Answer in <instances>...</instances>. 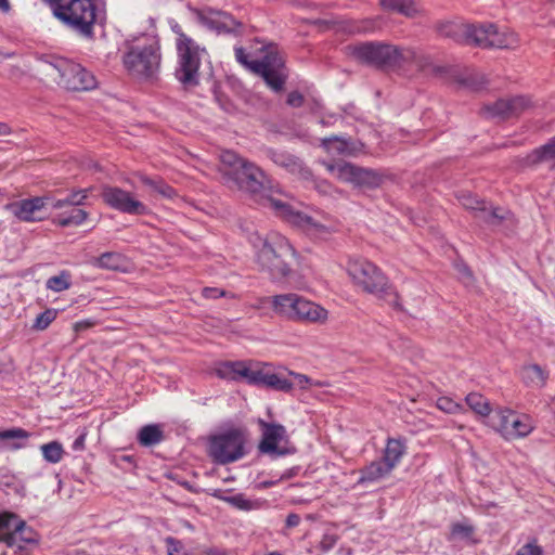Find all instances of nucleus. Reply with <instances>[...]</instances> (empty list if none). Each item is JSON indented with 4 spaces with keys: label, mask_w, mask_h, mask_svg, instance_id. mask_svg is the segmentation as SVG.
Wrapping results in <instances>:
<instances>
[{
    "label": "nucleus",
    "mask_w": 555,
    "mask_h": 555,
    "mask_svg": "<svg viewBox=\"0 0 555 555\" xmlns=\"http://www.w3.org/2000/svg\"><path fill=\"white\" fill-rule=\"evenodd\" d=\"M343 270L352 287L360 294L383 301L397 310H404L397 287L384 269L373 260L363 256H348Z\"/></svg>",
    "instance_id": "f257e3e1"
},
{
    "label": "nucleus",
    "mask_w": 555,
    "mask_h": 555,
    "mask_svg": "<svg viewBox=\"0 0 555 555\" xmlns=\"http://www.w3.org/2000/svg\"><path fill=\"white\" fill-rule=\"evenodd\" d=\"M218 170L223 183L232 190L257 196L263 188V171L232 151L221 153Z\"/></svg>",
    "instance_id": "f03ea898"
},
{
    "label": "nucleus",
    "mask_w": 555,
    "mask_h": 555,
    "mask_svg": "<svg viewBox=\"0 0 555 555\" xmlns=\"http://www.w3.org/2000/svg\"><path fill=\"white\" fill-rule=\"evenodd\" d=\"M172 30L176 34V78L185 89L194 88L199 85L201 66L208 56L207 49L185 34L179 25L173 26Z\"/></svg>",
    "instance_id": "7ed1b4c3"
},
{
    "label": "nucleus",
    "mask_w": 555,
    "mask_h": 555,
    "mask_svg": "<svg viewBox=\"0 0 555 555\" xmlns=\"http://www.w3.org/2000/svg\"><path fill=\"white\" fill-rule=\"evenodd\" d=\"M55 18L64 25L91 36L98 17L94 0H44Z\"/></svg>",
    "instance_id": "20e7f679"
},
{
    "label": "nucleus",
    "mask_w": 555,
    "mask_h": 555,
    "mask_svg": "<svg viewBox=\"0 0 555 555\" xmlns=\"http://www.w3.org/2000/svg\"><path fill=\"white\" fill-rule=\"evenodd\" d=\"M124 65L135 77L147 78L153 76L160 66V53L157 41L152 37L142 36L128 42Z\"/></svg>",
    "instance_id": "39448f33"
},
{
    "label": "nucleus",
    "mask_w": 555,
    "mask_h": 555,
    "mask_svg": "<svg viewBox=\"0 0 555 555\" xmlns=\"http://www.w3.org/2000/svg\"><path fill=\"white\" fill-rule=\"evenodd\" d=\"M247 451V431L241 427L222 429L208 438V456L217 464H228L242 459Z\"/></svg>",
    "instance_id": "423d86ee"
},
{
    "label": "nucleus",
    "mask_w": 555,
    "mask_h": 555,
    "mask_svg": "<svg viewBox=\"0 0 555 555\" xmlns=\"http://www.w3.org/2000/svg\"><path fill=\"white\" fill-rule=\"evenodd\" d=\"M295 254L289 242L280 234H272L263 240L257 251V263L272 278H285L291 273L288 258Z\"/></svg>",
    "instance_id": "0eeeda50"
},
{
    "label": "nucleus",
    "mask_w": 555,
    "mask_h": 555,
    "mask_svg": "<svg viewBox=\"0 0 555 555\" xmlns=\"http://www.w3.org/2000/svg\"><path fill=\"white\" fill-rule=\"evenodd\" d=\"M43 73L51 81L67 91H88L96 86L94 76L80 64L59 59L43 65Z\"/></svg>",
    "instance_id": "6e6552de"
},
{
    "label": "nucleus",
    "mask_w": 555,
    "mask_h": 555,
    "mask_svg": "<svg viewBox=\"0 0 555 555\" xmlns=\"http://www.w3.org/2000/svg\"><path fill=\"white\" fill-rule=\"evenodd\" d=\"M262 52L263 56L261 59L248 61L245 51L236 49V57L251 72L260 75L272 90L281 91L286 79V73L279 50L275 46L268 44L263 47Z\"/></svg>",
    "instance_id": "1a4fd4ad"
},
{
    "label": "nucleus",
    "mask_w": 555,
    "mask_h": 555,
    "mask_svg": "<svg viewBox=\"0 0 555 555\" xmlns=\"http://www.w3.org/2000/svg\"><path fill=\"white\" fill-rule=\"evenodd\" d=\"M465 34L472 42L483 48L515 49L519 46L518 35L508 27L493 24L468 25Z\"/></svg>",
    "instance_id": "9d476101"
},
{
    "label": "nucleus",
    "mask_w": 555,
    "mask_h": 555,
    "mask_svg": "<svg viewBox=\"0 0 555 555\" xmlns=\"http://www.w3.org/2000/svg\"><path fill=\"white\" fill-rule=\"evenodd\" d=\"M37 541V533L17 514L8 511L0 513V543L24 551Z\"/></svg>",
    "instance_id": "9b49d317"
},
{
    "label": "nucleus",
    "mask_w": 555,
    "mask_h": 555,
    "mask_svg": "<svg viewBox=\"0 0 555 555\" xmlns=\"http://www.w3.org/2000/svg\"><path fill=\"white\" fill-rule=\"evenodd\" d=\"M490 426L507 440L528 436L534 428L532 420L512 410H500L491 417Z\"/></svg>",
    "instance_id": "f8f14e48"
},
{
    "label": "nucleus",
    "mask_w": 555,
    "mask_h": 555,
    "mask_svg": "<svg viewBox=\"0 0 555 555\" xmlns=\"http://www.w3.org/2000/svg\"><path fill=\"white\" fill-rule=\"evenodd\" d=\"M326 169L338 180L350 183L359 189H375L383 182L382 176L376 171L361 168L349 163L338 165L326 164Z\"/></svg>",
    "instance_id": "ddd939ff"
},
{
    "label": "nucleus",
    "mask_w": 555,
    "mask_h": 555,
    "mask_svg": "<svg viewBox=\"0 0 555 555\" xmlns=\"http://www.w3.org/2000/svg\"><path fill=\"white\" fill-rule=\"evenodd\" d=\"M353 57L376 65L396 64L403 59L402 51L384 43H362L350 48Z\"/></svg>",
    "instance_id": "4468645a"
},
{
    "label": "nucleus",
    "mask_w": 555,
    "mask_h": 555,
    "mask_svg": "<svg viewBox=\"0 0 555 555\" xmlns=\"http://www.w3.org/2000/svg\"><path fill=\"white\" fill-rule=\"evenodd\" d=\"M262 429V439L259 448L264 453L285 455L295 452L284 426L275 423L259 422Z\"/></svg>",
    "instance_id": "2eb2a0df"
},
{
    "label": "nucleus",
    "mask_w": 555,
    "mask_h": 555,
    "mask_svg": "<svg viewBox=\"0 0 555 555\" xmlns=\"http://www.w3.org/2000/svg\"><path fill=\"white\" fill-rule=\"evenodd\" d=\"M103 201L111 207L131 215H147L150 209L131 193L115 186H105L102 191Z\"/></svg>",
    "instance_id": "dca6fc26"
},
{
    "label": "nucleus",
    "mask_w": 555,
    "mask_h": 555,
    "mask_svg": "<svg viewBox=\"0 0 555 555\" xmlns=\"http://www.w3.org/2000/svg\"><path fill=\"white\" fill-rule=\"evenodd\" d=\"M53 198L49 196H37L24 198L12 205L11 209L15 218L25 222L43 220V212L47 205L51 206Z\"/></svg>",
    "instance_id": "f3484780"
},
{
    "label": "nucleus",
    "mask_w": 555,
    "mask_h": 555,
    "mask_svg": "<svg viewBox=\"0 0 555 555\" xmlns=\"http://www.w3.org/2000/svg\"><path fill=\"white\" fill-rule=\"evenodd\" d=\"M532 106L530 98L525 95H515L511 98L499 99L485 106V111L492 117H507L520 114Z\"/></svg>",
    "instance_id": "a211bd4d"
},
{
    "label": "nucleus",
    "mask_w": 555,
    "mask_h": 555,
    "mask_svg": "<svg viewBox=\"0 0 555 555\" xmlns=\"http://www.w3.org/2000/svg\"><path fill=\"white\" fill-rule=\"evenodd\" d=\"M304 296L297 293H281L270 298L272 311L284 319L297 322Z\"/></svg>",
    "instance_id": "6ab92c4d"
},
{
    "label": "nucleus",
    "mask_w": 555,
    "mask_h": 555,
    "mask_svg": "<svg viewBox=\"0 0 555 555\" xmlns=\"http://www.w3.org/2000/svg\"><path fill=\"white\" fill-rule=\"evenodd\" d=\"M194 18L203 26L216 30L218 33L224 31L231 26V17L218 10H214L210 8L196 9L192 8L191 10Z\"/></svg>",
    "instance_id": "aec40b11"
},
{
    "label": "nucleus",
    "mask_w": 555,
    "mask_h": 555,
    "mask_svg": "<svg viewBox=\"0 0 555 555\" xmlns=\"http://www.w3.org/2000/svg\"><path fill=\"white\" fill-rule=\"evenodd\" d=\"M297 322L304 324L324 325L330 320V311L323 305L304 296Z\"/></svg>",
    "instance_id": "412c9836"
},
{
    "label": "nucleus",
    "mask_w": 555,
    "mask_h": 555,
    "mask_svg": "<svg viewBox=\"0 0 555 555\" xmlns=\"http://www.w3.org/2000/svg\"><path fill=\"white\" fill-rule=\"evenodd\" d=\"M94 264L101 269L117 271L121 273L131 272L132 262L121 254L104 253L94 259Z\"/></svg>",
    "instance_id": "4be33fe9"
},
{
    "label": "nucleus",
    "mask_w": 555,
    "mask_h": 555,
    "mask_svg": "<svg viewBox=\"0 0 555 555\" xmlns=\"http://www.w3.org/2000/svg\"><path fill=\"white\" fill-rule=\"evenodd\" d=\"M66 210H56V212L52 217V222L62 228L66 227H78L87 221L89 214L81 208L78 207H66Z\"/></svg>",
    "instance_id": "5701e85b"
},
{
    "label": "nucleus",
    "mask_w": 555,
    "mask_h": 555,
    "mask_svg": "<svg viewBox=\"0 0 555 555\" xmlns=\"http://www.w3.org/2000/svg\"><path fill=\"white\" fill-rule=\"evenodd\" d=\"M295 227H298L309 235L317 238H327L335 232L334 227L324 224L302 212L300 214L298 220H296Z\"/></svg>",
    "instance_id": "b1692460"
},
{
    "label": "nucleus",
    "mask_w": 555,
    "mask_h": 555,
    "mask_svg": "<svg viewBox=\"0 0 555 555\" xmlns=\"http://www.w3.org/2000/svg\"><path fill=\"white\" fill-rule=\"evenodd\" d=\"M520 378L527 387L541 389L547 383L548 372L540 365L528 364L521 369Z\"/></svg>",
    "instance_id": "393cba45"
},
{
    "label": "nucleus",
    "mask_w": 555,
    "mask_h": 555,
    "mask_svg": "<svg viewBox=\"0 0 555 555\" xmlns=\"http://www.w3.org/2000/svg\"><path fill=\"white\" fill-rule=\"evenodd\" d=\"M249 362L234 361L221 363L216 373L220 378L229 380H241L247 382Z\"/></svg>",
    "instance_id": "a878e982"
},
{
    "label": "nucleus",
    "mask_w": 555,
    "mask_h": 555,
    "mask_svg": "<svg viewBox=\"0 0 555 555\" xmlns=\"http://www.w3.org/2000/svg\"><path fill=\"white\" fill-rule=\"evenodd\" d=\"M287 372H288V370H286V369H274L271 365V367L267 374L266 382L263 383L262 386H266V387H269V388H272L275 390L284 391V392L292 391L293 384L287 378V376H288Z\"/></svg>",
    "instance_id": "bb28decb"
},
{
    "label": "nucleus",
    "mask_w": 555,
    "mask_h": 555,
    "mask_svg": "<svg viewBox=\"0 0 555 555\" xmlns=\"http://www.w3.org/2000/svg\"><path fill=\"white\" fill-rule=\"evenodd\" d=\"M266 203L271 207L278 216L285 219L287 222L295 225L296 220L300 216V211L295 210L288 202L273 196L266 197Z\"/></svg>",
    "instance_id": "cd10ccee"
},
{
    "label": "nucleus",
    "mask_w": 555,
    "mask_h": 555,
    "mask_svg": "<svg viewBox=\"0 0 555 555\" xmlns=\"http://www.w3.org/2000/svg\"><path fill=\"white\" fill-rule=\"evenodd\" d=\"M380 4L385 10L397 11L410 17L422 12L418 4L413 0H380Z\"/></svg>",
    "instance_id": "c85d7f7f"
},
{
    "label": "nucleus",
    "mask_w": 555,
    "mask_h": 555,
    "mask_svg": "<svg viewBox=\"0 0 555 555\" xmlns=\"http://www.w3.org/2000/svg\"><path fill=\"white\" fill-rule=\"evenodd\" d=\"M322 146L331 157L352 155L356 149L340 138H331L322 141Z\"/></svg>",
    "instance_id": "c756f323"
},
{
    "label": "nucleus",
    "mask_w": 555,
    "mask_h": 555,
    "mask_svg": "<svg viewBox=\"0 0 555 555\" xmlns=\"http://www.w3.org/2000/svg\"><path fill=\"white\" fill-rule=\"evenodd\" d=\"M529 165H537L540 163L555 164V139L547 144L533 150L527 155L526 158Z\"/></svg>",
    "instance_id": "7c9ffc66"
},
{
    "label": "nucleus",
    "mask_w": 555,
    "mask_h": 555,
    "mask_svg": "<svg viewBox=\"0 0 555 555\" xmlns=\"http://www.w3.org/2000/svg\"><path fill=\"white\" fill-rule=\"evenodd\" d=\"M449 539L452 541H466L473 544L478 542V540L475 538L474 526L467 521L452 524Z\"/></svg>",
    "instance_id": "2f4dec72"
},
{
    "label": "nucleus",
    "mask_w": 555,
    "mask_h": 555,
    "mask_svg": "<svg viewBox=\"0 0 555 555\" xmlns=\"http://www.w3.org/2000/svg\"><path fill=\"white\" fill-rule=\"evenodd\" d=\"M88 194L89 189L74 190L68 194L66 198L53 199L51 202V207L54 210H61L68 206L77 207L85 203V201L88 198Z\"/></svg>",
    "instance_id": "473e14b6"
},
{
    "label": "nucleus",
    "mask_w": 555,
    "mask_h": 555,
    "mask_svg": "<svg viewBox=\"0 0 555 555\" xmlns=\"http://www.w3.org/2000/svg\"><path fill=\"white\" fill-rule=\"evenodd\" d=\"M29 438V434L21 428L0 431V441L4 442V447L10 449H21L24 442Z\"/></svg>",
    "instance_id": "72a5a7b5"
},
{
    "label": "nucleus",
    "mask_w": 555,
    "mask_h": 555,
    "mask_svg": "<svg viewBox=\"0 0 555 555\" xmlns=\"http://www.w3.org/2000/svg\"><path fill=\"white\" fill-rule=\"evenodd\" d=\"M287 375L293 378V389L297 387L300 390L309 391L313 388L326 387L327 383L322 380L312 379L308 375L288 371Z\"/></svg>",
    "instance_id": "f704fd0d"
},
{
    "label": "nucleus",
    "mask_w": 555,
    "mask_h": 555,
    "mask_svg": "<svg viewBox=\"0 0 555 555\" xmlns=\"http://www.w3.org/2000/svg\"><path fill=\"white\" fill-rule=\"evenodd\" d=\"M139 442L144 447L156 444L163 439V430L159 425H146L138 434Z\"/></svg>",
    "instance_id": "c9c22d12"
},
{
    "label": "nucleus",
    "mask_w": 555,
    "mask_h": 555,
    "mask_svg": "<svg viewBox=\"0 0 555 555\" xmlns=\"http://www.w3.org/2000/svg\"><path fill=\"white\" fill-rule=\"evenodd\" d=\"M392 470L391 464H387L383 459L380 462H373L370 464L362 476L363 481H374L385 477Z\"/></svg>",
    "instance_id": "e433bc0d"
},
{
    "label": "nucleus",
    "mask_w": 555,
    "mask_h": 555,
    "mask_svg": "<svg viewBox=\"0 0 555 555\" xmlns=\"http://www.w3.org/2000/svg\"><path fill=\"white\" fill-rule=\"evenodd\" d=\"M404 450V444L400 440L390 439L385 449L384 460L393 468L402 457Z\"/></svg>",
    "instance_id": "4c0bfd02"
},
{
    "label": "nucleus",
    "mask_w": 555,
    "mask_h": 555,
    "mask_svg": "<svg viewBox=\"0 0 555 555\" xmlns=\"http://www.w3.org/2000/svg\"><path fill=\"white\" fill-rule=\"evenodd\" d=\"M40 450L42 452L43 459L49 463H59L62 461L65 451L59 441H51L49 443L42 444L40 447Z\"/></svg>",
    "instance_id": "58836bf2"
},
{
    "label": "nucleus",
    "mask_w": 555,
    "mask_h": 555,
    "mask_svg": "<svg viewBox=\"0 0 555 555\" xmlns=\"http://www.w3.org/2000/svg\"><path fill=\"white\" fill-rule=\"evenodd\" d=\"M467 405L478 415L487 416L491 409L488 400L480 393L473 392L466 396Z\"/></svg>",
    "instance_id": "ea45409f"
},
{
    "label": "nucleus",
    "mask_w": 555,
    "mask_h": 555,
    "mask_svg": "<svg viewBox=\"0 0 555 555\" xmlns=\"http://www.w3.org/2000/svg\"><path fill=\"white\" fill-rule=\"evenodd\" d=\"M271 365L268 363L249 362L247 382L256 385H263Z\"/></svg>",
    "instance_id": "a19ab883"
},
{
    "label": "nucleus",
    "mask_w": 555,
    "mask_h": 555,
    "mask_svg": "<svg viewBox=\"0 0 555 555\" xmlns=\"http://www.w3.org/2000/svg\"><path fill=\"white\" fill-rule=\"evenodd\" d=\"M141 182L164 197L172 198L177 195L176 191L162 180H153L149 177L142 176Z\"/></svg>",
    "instance_id": "79ce46f5"
},
{
    "label": "nucleus",
    "mask_w": 555,
    "mask_h": 555,
    "mask_svg": "<svg viewBox=\"0 0 555 555\" xmlns=\"http://www.w3.org/2000/svg\"><path fill=\"white\" fill-rule=\"evenodd\" d=\"M70 274L61 272L59 275L52 276L47 281V287L53 292L60 293L70 287Z\"/></svg>",
    "instance_id": "37998d69"
},
{
    "label": "nucleus",
    "mask_w": 555,
    "mask_h": 555,
    "mask_svg": "<svg viewBox=\"0 0 555 555\" xmlns=\"http://www.w3.org/2000/svg\"><path fill=\"white\" fill-rule=\"evenodd\" d=\"M57 317L56 309H46L42 313L37 315L34 321L33 328L36 331L46 330Z\"/></svg>",
    "instance_id": "c03bdc74"
},
{
    "label": "nucleus",
    "mask_w": 555,
    "mask_h": 555,
    "mask_svg": "<svg viewBox=\"0 0 555 555\" xmlns=\"http://www.w3.org/2000/svg\"><path fill=\"white\" fill-rule=\"evenodd\" d=\"M515 555H544V547L538 539L531 538L517 550Z\"/></svg>",
    "instance_id": "a18cd8bd"
},
{
    "label": "nucleus",
    "mask_w": 555,
    "mask_h": 555,
    "mask_svg": "<svg viewBox=\"0 0 555 555\" xmlns=\"http://www.w3.org/2000/svg\"><path fill=\"white\" fill-rule=\"evenodd\" d=\"M436 406L448 414H456L463 410V406L450 397H440L437 399Z\"/></svg>",
    "instance_id": "49530a36"
},
{
    "label": "nucleus",
    "mask_w": 555,
    "mask_h": 555,
    "mask_svg": "<svg viewBox=\"0 0 555 555\" xmlns=\"http://www.w3.org/2000/svg\"><path fill=\"white\" fill-rule=\"evenodd\" d=\"M462 206L472 211L486 210V203L472 194H465L461 198Z\"/></svg>",
    "instance_id": "de8ad7c7"
},
{
    "label": "nucleus",
    "mask_w": 555,
    "mask_h": 555,
    "mask_svg": "<svg viewBox=\"0 0 555 555\" xmlns=\"http://www.w3.org/2000/svg\"><path fill=\"white\" fill-rule=\"evenodd\" d=\"M461 25L454 21H440L436 25L437 31L446 37H454L459 34Z\"/></svg>",
    "instance_id": "09e8293b"
},
{
    "label": "nucleus",
    "mask_w": 555,
    "mask_h": 555,
    "mask_svg": "<svg viewBox=\"0 0 555 555\" xmlns=\"http://www.w3.org/2000/svg\"><path fill=\"white\" fill-rule=\"evenodd\" d=\"M483 212V221L489 223L490 225H499L501 221L504 219V214L499 208L487 207Z\"/></svg>",
    "instance_id": "8fccbe9b"
},
{
    "label": "nucleus",
    "mask_w": 555,
    "mask_h": 555,
    "mask_svg": "<svg viewBox=\"0 0 555 555\" xmlns=\"http://www.w3.org/2000/svg\"><path fill=\"white\" fill-rule=\"evenodd\" d=\"M167 555H189L186 548L183 543L172 537H167L165 539Z\"/></svg>",
    "instance_id": "3c124183"
},
{
    "label": "nucleus",
    "mask_w": 555,
    "mask_h": 555,
    "mask_svg": "<svg viewBox=\"0 0 555 555\" xmlns=\"http://www.w3.org/2000/svg\"><path fill=\"white\" fill-rule=\"evenodd\" d=\"M271 157L280 166L291 167L296 165V159L284 152L273 151L271 152Z\"/></svg>",
    "instance_id": "603ef678"
},
{
    "label": "nucleus",
    "mask_w": 555,
    "mask_h": 555,
    "mask_svg": "<svg viewBox=\"0 0 555 555\" xmlns=\"http://www.w3.org/2000/svg\"><path fill=\"white\" fill-rule=\"evenodd\" d=\"M225 500L241 509H251L255 507V504L243 495H236Z\"/></svg>",
    "instance_id": "864d4df0"
},
{
    "label": "nucleus",
    "mask_w": 555,
    "mask_h": 555,
    "mask_svg": "<svg viewBox=\"0 0 555 555\" xmlns=\"http://www.w3.org/2000/svg\"><path fill=\"white\" fill-rule=\"evenodd\" d=\"M336 541H337V539L334 534L326 533L323 535V539L320 544L324 551H327L335 545Z\"/></svg>",
    "instance_id": "5fc2aeb1"
},
{
    "label": "nucleus",
    "mask_w": 555,
    "mask_h": 555,
    "mask_svg": "<svg viewBox=\"0 0 555 555\" xmlns=\"http://www.w3.org/2000/svg\"><path fill=\"white\" fill-rule=\"evenodd\" d=\"M304 98L299 92H291L287 96V103L291 106L298 107L302 104Z\"/></svg>",
    "instance_id": "6e6d98bb"
},
{
    "label": "nucleus",
    "mask_w": 555,
    "mask_h": 555,
    "mask_svg": "<svg viewBox=\"0 0 555 555\" xmlns=\"http://www.w3.org/2000/svg\"><path fill=\"white\" fill-rule=\"evenodd\" d=\"M86 442V434H81L73 443L75 450H83Z\"/></svg>",
    "instance_id": "4d7b16f0"
},
{
    "label": "nucleus",
    "mask_w": 555,
    "mask_h": 555,
    "mask_svg": "<svg viewBox=\"0 0 555 555\" xmlns=\"http://www.w3.org/2000/svg\"><path fill=\"white\" fill-rule=\"evenodd\" d=\"M300 521V518L296 514H289L286 518L287 527H296Z\"/></svg>",
    "instance_id": "13d9d810"
},
{
    "label": "nucleus",
    "mask_w": 555,
    "mask_h": 555,
    "mask_svg": "<svg viewBox=\"0 0 555 555\" xmlns=\"http://www.w3.org/2000/svg\"><path fill=\"white\" fill-rule=\"evenodd\" d=\"M92 325H93V323L91 321L86 320V321L77 322L74 327L76 331H79V330L90 328Z\"/></svg>",
    "instance_id": "bf43d9fd"
},
{
    "label": "nucleus",
    "mask_w": 555,
    "mask_h": 555,
    "mask_svg": "<svg viewBox=\"0 0 555 555\" xmlns=\"http://www.w3.org/2000/svg\"><path fill=\"white\" fill-rule=\"evenodd\" d=\"M11 10L10 0H0V12L9 13Z\"/></svg>",
    "instance_id": "052dcab7"
},
{
    "label": "nucleus",
    "mask_w": 555,
    "mask_h": 555,
    "mask_svg": "<svg viewBox=\"0 0 555 555\" xmlns=\"http://www.w3.org/2000/svg\"><path fill=\"white\" fill-rule=\"evenodd\" d=\"M10 132V128L5 124L0 122V135H8Z\"/></svg>",
    "instance_id": "680f3d73"
},
{
    "label": "nucleus",
    "mask_w": 555,
    "mask_h": 555,
    "mask_svg": "<svg viewBox=\"0 0 555 555\" xmlns=\"http://www.w3.org/2000/svg\"><path fill=\"white\" fill-rule=\"evenodd\" d=\"M207 555H224V553L218 550H209Z\"/></svg>",
    "instance_id": "e2e57ef3"
},
{
    "label": "nucleus",
    "mask_w": 555,
    "mask_h": 555,
    "mask_svg": "<svg viewBox=\"0 0 555 555\" xmlns=\"http://www.w3.org/2000/svg\"><path fill=\"white\" fill-rule=\"evenodd\" d=\"M551 411L555 414V397H553L550 401Z\"/></svg>",
    "instance_id": "0e129e2a"
},
{
    "label": "nucleus",
    "mask_w": 555,
    "mask_h": 555,
    "mask_svg": "<svg viewBox=\"0 0 555 555\" xmlns=\"http://www.w3.org/2000/svg\"><path fill=\"white\" fill-rule=\"evenodd\" d=\"M273 483H274V482H263V483H261V486H263V487H268V486H272Z\"/></svg>",
    "instance_id": "69168bd1"
},
{
    "label": "nucleus",
    "mask_w": 555,
    "mask_h": 555,
    "mask_svg": "<svg viewBox=\"0 0 555 555\" xmlns=\"http://www.w3.org/2000/svg\"><path fill=\"white\" fill-rule=\"evenodd\" d=\"M270 555H279V554H276V553H272V554H270Z\"/></svg>",
    "instance_id": "338daca9"
}]
</instances>
